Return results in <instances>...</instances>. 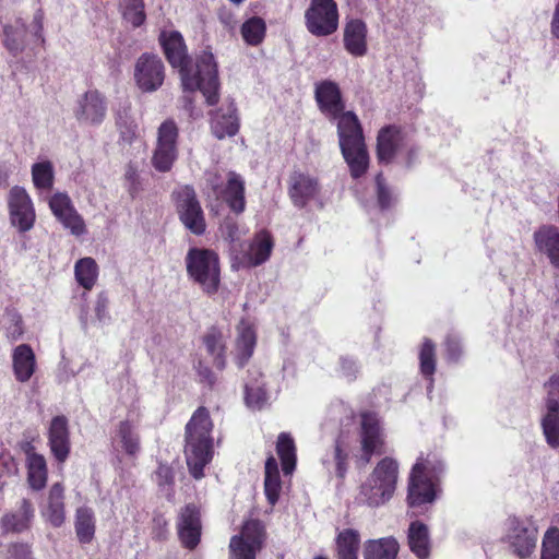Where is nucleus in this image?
<instances>
[{
    "label": "nucleus",
    "mask_w": 559,
    "mask_h": 559,
    "mask_svg": "<svg viewBox=\"0 0 559 559\" xmlns=\"http://www.w3.org/2000/svg\"><path fill=\"white\" fill-rule=\"evenodd\" d=\"M178 536L182 546L194 549L201 539L202 524L199 509L193 504H187L179 514L177 523Z\"/></svg>",
    "instance_id": "nucleus-15"
},
{
    "label": "nucleus",
    "mask_w": 559,
    "mask_h": 559,
    "mask_svg": "<svg viewBox=\"0 0 559 559\" xmlns=\"http://www.w3.org/2000/svg\"><path fill=\"white\" fill-rule=\"evenodd\" d=\"M333 459L336 465V475L340 478H344L347 473V460L348 452L344 442L341 439H336L333 450Z\"/></svg>",
    "instance_id": "nucleus-48"
},
{
    "label": "nucleus",
    "mask_w": 559,
    "mask_h": 559,
    "mask_svg": "<svg viewBox=\"0 0 559 559\" xmlns=\"http://www.w3.org/2000/svg\"><path fill=\"white\" fill-rule=\"evenodd\" d=\"M265 527L259 520L243 523L239 535L231 537L229 559H255L265 540Z\"/></svg>",
    "instance_id": "nucleus-8"
},
{
    "label": "nucleus",
    "mask_w": 559,
    "mask_h": 559,
    "mask_svg": "<svg viewBox=\"0 0 559 559\" xmlns=\"http://www.w3.org/2000/svg\"><path fill=\"white\" fill-rule=\"evenodd\" d=\"M108 305L109 300L105 293H100L97 296L95 312L98 320H104L108 318Z\"/></svg>",
    "instance_id": "nucleus-58"
},
{
    "label": "nucleus",
    "mask_w": 559,
    "mask_h": 559,
    "mask_svg": "<svg viewBox=\"0 0 559 559\" xmlns=\"http://www.w3.org/2000/svg\"><path fill=\"white\" fill-rule=\"evenodd\" d=\"M273 249V239L269 231L261 230L248 246V250L238 260V266H258L269 260Z\"/></svg>",
    "instance_id": "nucleus-18"
},
{
    "label": "nucleus",
    "mask_w": 559,
    "mask_h": 559,
    "mask_svg": "<svg viewBox=\"0 0 559 559\" xmlns=\"http://www.w3.org/2000/svg\"><path fill=\"white\" fill-rule=\"evenodd\" d=\"M171 197L183 226L197 236L203 235L206 222L194 189L191 186H182L176 189Z\"/></svg>",
    "instance_id": "nucleus-6"
},
{
    "label": "nucleus",
    "mask_w": 559,
    "mask_h": 559,
    "mask_svg": "<svg viewBox=\"0 0 559 559\" xmlns=\"http://www.w3.org/2000/svg\"><path fill=\"white\" fill-rule=\"evenodd\" d=\"M121 140H133L140 136L136 123L128 117L120 116L117 120Z\"/></svg>",
    "instance_id": "nucleus-49"
},
{
    "label": "nucleus",
    "mask_w": 559,
    "mask_h": 559,
    "mask_svg": "<svg viewBox=\"0 0 559 559\" xmlns=\"http://www.w3.org/2000/svg\"><path fill=\"white\" fill-rule=\"evenodd\" d=\"M546 406H551V402L559 407V374L552 376L547 383Z\"/></svg>",
    "instance_id": "nucleus-55"
},
{
    "label": "nucleus",
    "mask_w": 559,
    "mask_h": 559,
    "mask_svg": "<svg viewBox=\"0 0 559 559\" xmlns=\"http://www.w3.org/2000/svg\"><path fill=\"white\" fill-rule=\"evenodd\" d=\"M206 352L213 357V364L219 370L226 366V337L221 329L211 326L203 336Z\"/></svg>",
    "instance_id": "nucleus-30"
},
{
    "label": "nucleus",
    "mask_w": 559,
    "mask_h": 559,
    "mask_svg": "<svg viewBox=\"0 0 559 559\" xmlns=\"http://www.w3.org/2000/svg\"><path fill=\"white\" fill-rule=\"evenodd\" d=\"M506 539L513 549L514 554L524 558L530 556L537 540V528L530 520H520L511 516L507 521Z\"/></svg>",
    "instance_id": "nucleus-10"
},
{
    "label": "nucleus",
    "mask_w": 559,
    "mask_h": 559,
    "mask_svg": "<svg viewBox=\"0 0 559 559\" xmlns=\"http://www.w3.org/2000/svg\"><path fill=\"white\" fill-rule=\"evenodd\" d=\"M335 120L340 140H364L361 124L353 111L343 110Z\"/></svg>",
    "instance_id": "nucleus-37"
},
{
    "label": "nucleus",
    "mask_w": 559,
    "mask_h": 559,
    "mask_svg": "<svg viewBox=\"0 0 559 559\" xmlns=\"http://www.w3.org/2000/svg\"><path fill=\"white\" fill-rule=\"evenodd\" d=\"M540 559H559V528L550 527L545 533Z\"/></svg>",
    "instance_id": "nucleus-47"
},
{
    "label": "nucleus",
    "mask_w": 559,
    "mask_h": 559,
    "mask_svg": "<svg viewBox=\"0 0 559 559\" xmlns=\"http://www.w3.org/2000/svg\"><path fill=\"white\" fill-rule=\"evenodd\" d=\"M551 402V406L547 407V414L542 420L543 432L545 435L547 443L554 448L559 447V407Z\"/></svg>",
    "instance_id": "nucleus-40"
},
{
    "label": "nucleus",
    "mask_w": 559,
    "mask_h": 559,
    "mask_svg": "<svg viewBox=\"0 0 559 559\" xmlns=\"http://www.w3.org/2000/svg\"><path fill=\"white\" fill-rule=\"evenodd\" d=\"M40 513L55 527H60L64 523V486L61 483H55L50 487Z\"/></svg>",
    "instance_id": "nucleus-19"
},
{
    "label": "nucleus",
    "mask_w": 559,
    "mask_h": 559,
    "mask_svg": "<svg viewBox=\"0 0 559 559\" xmlns=\"http://www.w3.org/2000/svg\"><path fill=\"white\" fill-rule=\"evenodd\" d=\"M266 25L263 19L253 16L247 20L241 26V36L243 40L251 46L262 43L265 36Z\"/></svg>",
    "instance_id": "nucleus-41"
},
{
    "label": "nucleus",
    "mask_w": 559,
    "mask_h": 559,
    "mask_svg": "<svg viewBox=\"0 0 559 559\" xmlns=\"http://www.w3.org/2000/svg\"><path fill=\"white\" fill-rule=\"evenodd\" d=\"M441 462L432 464L429 460L419 456L412 468L408 484L407 501L411 507L430 503L435 500V487L430 477L431 473L441 472Z\"/></svg>",
    "instance_id": "nucleus-5"
},
{
    "label": "nucleus",
    "mask_w": 559,
    "mask_h": 559,
    "mask_svg": "<svg viewBox=\"0 0 559 559\" xmlns=\"http://www.w3.org/2000/svg\"><path fill=\"white\" fill-rule=\"evenodd\" d=\"M399 477V463L385 456L360 487L359 501L370 507L385 503L394 493Z\"/></svg>",
    "instance_id": "nucleus-4"
},
{
    "label": "nucleus",
    "mask_w": 559,
    "mask_h": 559,
    "mask_svg": "<svg viewBox=\"0 0 559 559\" xmlns=\"http://www.w3.org/2000/svg\"><path fill=\"white\" fill-rule=\"evenodd\" d=\"M314 98L320 111L330 120H335L345 109L338 85L330 80L316 84Z\"/></svg>",
    "instance_id": "nucleus-14"
},
{
    "label": "nucleus",
    "mask_w": 559,
    "mask_h": 559,
    "mask_svg": "<svg viewBox=\"0 0 559 559\" xmlns=\"http://www.w3.org/2000/svg\"><path fill=\"white\" fill-rule=\"evenodd\" d=\"M399 550L400 544L392 536L369 539L364 546V559H396Z\"/></svg>",
    "instance_id": "nucleus-31"
},
{
    "label": "nucleus",
    "mask_w": 559,
    "mask_h": 559,
    "mask_svg": "<svg viewBox=\"0 0 559 559\" xmlns=\"http://www.w3.org/2000/svg\"><path fill=\"white\" fill-rule=\"evenodd\" d=\"M276 452L281 459L285 475H290L296 467V445L293 437L287 432L280 433L276 442Z\"/></svg>",
    "instance_id": "nucleus-36"
},
{
    "label": "nucleus",
    "mask_w": 559,
    "mask_h": 559,
    "mask_svg": "<svg viewBox=\"0 0 559 559\" xmlns=\"http://www.w3.org/2000/svg\"><path fill=\"white\" fill-rule=\"evenodd\" d=\"M534 243L545 254L550 264L559 269V229L552 225H543L534 231Z\"/></svg>",
    "instance_id": "nucleus-21"
},
{
    "label": "nucleus",
    "mask_w": 559,
    "mask_h": 559,
    "mask_svg": "<svg viewBox=\"0 0 559 559\" xmlns=\"http://www.w3.org/2000/svg\"><path fill=\"white\" fill-rule=\"evenodd\" d=\"M189 280L209 295H215L221 286V263L218 254L211 249L191 248L186 255Z\"/></svg>",
    "instance_id": "nucleus-3"
},
{
    "label": "nucleus",
    "mask_w": 559,
    "mask_h": 559,
    "mask_svg": "<svg viewBox=\"0 0 559 559\" xmlns=\"http://www.w3.org/2000/svg\"><path fill=\"white\" fill-rule=\"evenodd\" d=\"M320 191L318 180L302 173H294L290 176L289 197L298 207H305Z\"/></svg>",
    "instance_id": "nucleus-20"
},
{
    "label": "nucleus",
    "mask_w": 559,
    "mask_h": 559,
    "mask_svg": "<svg viewBox=\"0 0 559 559\" xmlns=\"http://www.w3.org/2000/svg\"><path fill=\"white\" fill-rule=\"evenodd\" d=\"M378 202L381 209H388L391 205L392 197L388 188L385 187L384 178L381 174L376 177Z\"/></svg>",
    "instance_id": "nucleus-54"
},
{
    "label": "nucleus",
    "mask_w": 559,
    "mask_h": 559,
    "mask_svg": "<svg viewBox=\"0 0 559 559\" xmlns=\"http://www.w3.org/2000/svg\"><path fill=\"white\" fill-rule=\"evenodd\" d=\"M75 533L82 544H88L94 538L95 519L90 508L81 507L75 514Z\"/></svg>",
    "instance_id": "nucleus-39"
},
{
    "label": "nucleus",
    "mask_w": 559,
    "mask_h": 559,
    "mask_svg": "<svg viewBox=\"0 0 559 559\" xmlns=\"http://www.w3.org/2000/svg\"><path fill=\"white\" fill-rule=\"evenodd\" d=\"M407 543L411 551L419 559H426L430 555V536L426 524L414 521L407 531Z\"/></svg>",
    "instance_id": "nucleus-28"
},
{
    "label": "nucleus",
    "mask_w": 559,
    "mask_h": 559,
    "mask_svg": "<svg viewBox=\"0 0 559 559\" xmlns=\"http://www.w3.org/2000/svg\"><path fill=\"white\" fill-rule=\"evenodd\" d=\"M445 347L448 358L450 360H457L462 353L460 342L456 338L449 336L445 341Z\"/></svg>",
    "instance_id": "nucleus-60"
},
{
    "label": "nucleus",
    "mask_w": 559,
    "mask_h": 559,
    "mask_svg": "<svg viewBox=\"0 0 559 559\" xmlns=\"http://www.w3.org/2000/svg\"><path fill=\"white\" fill-rule=\"evenodd\" d=\"M360 534L354 528L337 531L335 537V552L337 559H358L360 548Z\"/></svg>",
    "instance_id": "nucleus-32"
},
{
    "label": "nucleus",
    "mask_w": 559,
    "mask_h": 559,
    "mask_svg": "<svg viewBox=\"0 0 559 559\" xmlns=\"http://www.w3.org/2000/svg\"><path fill=\"white\" fill-rule=\"evenodd\" d=\"M550 33L551 35L559 39V0L555 5L551 23H550Z\"/></svg>",
    "instance_id": "nucleus-64"
},
{
    "label": "nucleus",
    "mask_w": 559,
    "mask_h": 559,
    "mask_svg": "<svg viewBox=\"0 0 559 559\" xmlns=\"http://www.w3.org/2000/svg\"><path fill=\"white\" fill-rule=\"evenodd\" d=\"M74 275L75 280L83 288L91 290L98 277V265L96 261L90 257L78 260L74 265Z\"/></svg>",
    "instance_id": "nucleus-38"
},
{
    "label": "nucleus",
    "mask_w": 559,
    "mask_h": 559,
    "mask_svg": "<svg viewBox=\"0 0 559 559\" xmlns=\"http://www.w3.org/2000/svg\"><path fill=\"white\" fill-rule=\"evenodd\" d=\"M344 47L354 57L367 53V25L359 19L346 22L344 26Z\"/></svg>",
    "instance_id": "nucleus-22"
},
{
    "label": "nucleus",
    "mask_w": 559,
    "mask_h": 559,
    "mask_svg": "<svg viewBox=\"0 0 559 559\" xmlns=\"http://www.w3.org/2000/svg\"><path fill=\"white\" fill-rule=\"evenodd\" d=\"M282 491V481L278 464L273 455L265 461L264 467V493L271 506H275Z\"/></svg>",
    "instance_id": "nucleus-35"
},
{
    "label": "nucleus",
    "mask_w": 559,
    "mask_h": 559,
    "mask_svg": "<svg viewBox=\"0 0 559 559\" xmlns=\"http://www.w3.org/2000/svg\"><path fill=\"white\" fill-rule=\"evenodd\" d=\"M107 112L106 98L96 90L85 92L74 109L76 119L83 123L98 124Z\"/></svg>",
    "instance_id": "nucleus-16"
},
{
    "label": "nucleus",
    "mask_w": 559,
    "mask_h": 559,
    "mask_svg": "<svg viewBox=\"0 0 559 559\" xmlns=\"http://www.w3.org/2000/svg\"><path fill=\"white\" fill-rule=\"evenodd\" d=\"M124 180H126V185L128 187L129 192L131 194L136 193L139 190L140 180H139V174L132 165L128 166L126 174H124Z\"/></svg>",
    "instance_id": "nucleus-57"
},
{
    "label": "nucleus",
    "mask_w": 559,
    "mask_h": 559,
    "mask_svg": "<svg viewBox=\"0 0 559 559\" xmlns=\"http://www.w3.org/2000/svg\"><path fill=\"white\" fill-rule=\"evenodd\" d=\"M159 40L168 62L179 70L183 90L191 92L200 90L209 105L216 104L219 82L213 53L207 50L202 51L197 58L195 66H192L179 32H162Z\"/></svg>",
    "instance_id": "nucleus-1"
},
{
    "label": "nucleus",
    "mask_w": 559,
    "mask_h": 559,
    "mask_svg": "<svg viewBox=\"0 0 559 559\" xmlns=\"http://www.w3.org/2000/svg\"><path fill=\"white\" fill-rule=\"evenodd\" d=\"M17 471L14 459L10 455L0 456V490L3 488L7 476L15 474Z\"/></svg>",
    "instance_id": "nucleus-52"
},
{
    "label": "nucleus",
    "mask_w": 559,
    "mask_h": 559,
    "mask_svg": "<svg viewBox=\"0 0 559 559\" xmlns=\"http://www.w3.org/2000/svg\"><path fill=\"white\" fill-rule=\"evenodd\" d=\"M48 445L59 463H64L71 451L69 423L66 416H55L48 427Z\"/></svg>",
    "instance_id": "nucleus-17"
},
{
    "label": "nucleus",
    "mask_w": 559,
    "mask_h": 559,
    "mask_svg": "<svg viewBox=\"0 0 559 559\" xmlns=\"http://www.w3.org/2000/svg\"><path fill=\"white\" fill-rule=\"evenodd\" d=\"M178 135V128L173 120H166L158 128L157 140H176Z\"/></svg>",
    "instance_id": "nucleus-56"
},
{
    "label": "nucleus",
    "mask_w": 559,
    "mask_h": 559,
    "mask_svg": "<svg viewBox=\"0 0 559 559\" xmlns=\"http://www.w3.org/2000/svg\"><path fill=\"white\" fill-rule=\"evenodd\" d=\"M237 333L236 362L241 368L248 362L253 354L257 335L253 326L245 319L239 322Z\"/></svg>",
    "instance_id": "nucleus-26"
},
{
    "label": "nucleus",
    "mask_w": 559,
    "mask_h": 559,
    "mask_svg": "<svg viewBox=\"0 0 559 559\" xmlns=\"http://www.w3.org/2000/svg\"><path fill=\"white\" fill-rule=\"evenodd\" d=\"M343 156L349 167L350 175L361 177L369 165V156L365 142H340Z\"/></svg>",
    "instance_id": "nucleus-24"
},
{
    "label": "nucleus",
    "mask_w": 559,
    "mask_h": 559,
    "mask_svg": "<svg viewBox=\"0 0 559 559\" xmlns=\"http://www.w3.org/2000/svg\"><path fill=\"white\" fill-rule=\"evenodd\" d=\"M34 518V509L28 499H23L20 509L15 513H7L1 519L4 532L21 533L29 528Z\"/></svg>",
    "instance_id": "nucleus-29"
},
{
    "label": "nucleus",
    "mask_w": 559,
    "mask_h": 559,
    "mask_svg": "<svg viewBox=\"0 0 559 559\" xmlns=\"http://www.w3.org/2000/svg\"><path fill=\"white\" fill-rule=\"evenodd\" d=\"M212 429L213 423L205 407H199L186 425V461L195 479L204 476V467L213 457Z\"/></svg>",
    "instance_id": "nucleus-2"
},
{
    "label": "nucleus",
    "mask_w": 559,
    "mask_h": 559,
    "mask_svg": "<svg viewBox=\"0 0 559 559\" xmlns=\"http://www.w3.org/2000/svg\"><path fill=\"white\" fill-rule=\"evenodd\" d=\"M341 368H342L343 374L347 378H354L358 370L356 362L353 359H349L347 357H343L341 359Z\"/></svg>",
    "instance_id": "nucleus-62"
},
{
    "label": "nucleus",
    "mask_w": 559,
    "mask_h": 559,
    "mask_svg": "<svg viewBox=\"0 0 559 559\" xmlns=\"http://www.w3.org/2000/svg\"><path fill=\"white\" fill-rule=\"evenodd\" d=\"M134 78L143 92L156 91L164 82L165 68L156 55H142L135 63Z\"/></svg>",
    "instance_id": "nucleus-11"
},
{
    "label": "nucleus",
    "mask_w": 559,
    "mask_h": 559,
    "mask_svg": "<svg viewBox=\"0 0 559 559\" xmlns=\"http://www.w3.org/2000/svg\"><path fill=\"white\" fill-rule=\"evenodd\" d=\"M360 460L368 464L373 454L385 452V436L378 415L373 412H364L360 414Z\"/></svg>",
    "instance_id": "nucleus-9"
},
{
    "label": "nucleus",
    "mask_w": 559,
    "mask_h": 559,
    "mask_svg": "<svg viewBox=\"0 0 559 559\" xmlns=\"http://www.w3.org/2000/svg\"><path fill=\"white\" fill-rule=\"evenodd\" d=\"M167 521L163 516L154 519V533L156 538L165 539L167 533Z\"/></svg>",
    "instance_id": "nucleus-63"
},
{
    "label": "nucleus",
    "mask_w": 559,
    "mask_h": 559,
    "mask_svg": "<svg viewBox=\"0 0 559 559\" xmlns=\"http://www.w3.org/2000/svg\"><path fill=\"white\" fill-rule=\"evenodd\" d=\"M222 197L233 212L240 214L245 211V180L240 175L235 171L228 173L227 185L222 191Z\"/></svg>",
    "instance_id": "nucleus-27"
},
{
    "label": "nucleus",
    "mask_w": 559,
    "mask_h": 559,
    "mask_svg": "<svg viewBox=\"0 0 559 559\" xmlns=\"http://www.w3.org/2000/svg\"><path fill=\"white\" fill-rule=\"evenodd\" d=\"M176 156L175 142H158L152 162L158 171H167L170 169Z\"/></svg>",
    "instance_id": "nucleus-43"
},
{
    "label": "nucleus",
    "mask_w": 559,
    "mask_h": 559,
    "mask_svg": "<svg viewBox=\"0 0 559 559\" xmlns=\"http://www.w3.org/2000/svg\"><path fill=\"white\" fill-rule=\"evenodd\" d=\"M12 365L17 381L26 382L32 378L36 370V357L28 344H21L14 348Z\"/></svg>",
    "instance_id": "nucleus-25"
},
{
    "label": "nucleus",
    "mask_w": 559,
    "mask_h": 559,
    "mask_svg": "<svg viewBox=\"0 0 559 559\" xmlns=\"http://www.w3.org/2000/svg\"><path fill=\"white\" fill-rule=\"evenodd\" d=\"M25 453L27 483L33 490L39 491L47 484L48 468L46 459L43 454L36 453L31 444L26 445Z\"/></svg>",
    "instance_id": "nucleus-23"
},
{
    "label": "nucleus",
    "mask_w": 559,
    "mask_h": 559,
    "mask_svg": "<svg viewBox=\"0 0 559 559\" xmlns=\"http://www.w3.org/2000/svg\"><path fill=\"white\" fill-rule=\"evenodd\" d=\"M117 441L126 454L136 457L141 452L138 425L129 419L120 421L117 428Z\"/></svg>",
    "instance_id": "nucleus-34"
},
{
    "label": "nucleus",
    "mask_w": 559,
    "mask_h": 559,
    "mask_svg": "<svg viewBox=\"0 0 559 559\" xmlns=\"http://www.w3.org/2000/svg\"><path fill=\"white\" fill-rule=\"evenodd\" d=\"M400 142H378L377 152L380 162H390L397 152Z\"/></svg>",
    "instance_id": "nucleus-53"
},
{
    "label": "nucleus",
    "mask_w": 559,
    "mask_h": 559,
    "mask_svg": "<svg viewBox=\"0 0 559 559\" xmlns=\"http://www.w3.org/2000/svg\"><path fill=\"white\" fill-rule=\"evenodd\" d=\"M155 480L159 487H171L174 484V471L167 464H159L155 472Z\"/></svg>",
    "instance_id": "nucleus-51"
},
{
    "label": "nucleus",
    "mask_w": 559,
    "mask_h": 559,
    "mask_svg": "<svg viewBox=\"0 0 559 559\" xmlns=\"http://www.w3.org/2000/svg\"><path fill=\"white\" fill-rule=\"evenodd\" d=\"M264 401L263 394L260 392H253L248 385H246V402L249 406L260 408Z\"/></svg>",
    "instance_id": "nucleus-61"
},
{
    "label": "nucleus",
    "mask_w": 559,
    "mask_h": 559,
    "mask_svg": "<svg viewBox=\"0 0 559 559\" xmlns=\"http://www.w3.org/2000/svg\"><path fill=\"white\" fill-rule=\"evenodd\" d=\"M122 10L123 17L134 27L144 23L145 12L142 0H122Z\"/></svg>",
    "instance_id": "nucleus-45"
},
{
    "label": "nucleus",
    "mask_w": 559,
    "mask_h": 559,
    "mask_svg": "<svg viewBox=\"0 0 559 559\" xmlns=\"http://www.w3.org/2000/svg\"><path fill=\"white\" fill-rule=\"evenodd\" d=\"M33 182L38 189H50L53 183V169L49 162L36 163L32 167Z\"/></svg>",
    "instance_id": "nucleus-44"
},
{
    "label": "nucleus",
    "mask_w": 559,
    "mask_h": 559,
    "mask_svg": "<svg viewBox=\"0 0 559 559\" xmlns=\"http://www.w3.org/2000/svg\"><path fill=\"white\" fill-rule=\"evenodd\" d=\"M408 136L406 130L397 124H389L379 130L377 140H401Z\"/></svg>",
    "instance_id": "nucleus-50"
},
{
    "label": "nucleus",
    "mask_w": 559,
    "mask_h": 559,
    "mask_svg": "<svg viewBox=\"0 0 559 559\" xmlns=\"http://www.w3.org/2000/svg\"><path fill=\"white\" fill-rule=\"evenodd\" d=\"M9 209L11 222L20 231L29 230L35 222V211L27 192L20 187H14L9 195Z\"/></svg>",
    "instance_id": "nucleus-13"
},
{
    "label": "nucleus",
    "mask_w": 559,
    "mask_h": 559,
    "mask_svg": "<svg viewBox=\"0 0 559 559\" xmlns=\"http://www.w3.org/2000/svg\"><path fill=\"white\" fill-rule=\"evenodd\" d=\"M3 45L13 56H17L25 47L26 27L22 24L19 27L5 25L3 27Z\"/></svg>",
    "instance_id": "nucleus-42"
},
{
    "label": "nucleus",
    "mask_w": 559,
    "mask_h": 559,
    "mask_svg": "<svg viewBox=\"0 0 559 559\" xmlns=\"http://www.w3.org/2000/svg\"><path fill=\"white\" fill-rule=\"evenodd\" d=\"M9 551L13 559H32L31 548L27 544H14Z\"/></svg>",
    "instance_id": "nucleus-59"
},
{
    "label": "nucleus",
    "mask_w": 559,
    "mask_h": 559,
    "mask_svg": "<svg viewBox=\"0 0 559 559\" xmlns=\"http://www.w3.org/2000/svg\"><path fill=\"white\" fill-rule=\"evenodd\" d=\"M212 131L213 134L222 140L226 136H234L238 129L239 122L238 117L236 116V108L234 104H229L226 111H217L212 118Z\"/></svg>",
    "instance_id": "nucleus-33"
},
{
    "label": "nucleus",
    "mask_w": 559,
    "mask_h": 559,
    "mask_svg": "<svg viewBox=\"0 0 559 559\" xmlns=\"http://www.w3.org/2000/svg\"><path fill=\"white\" fill-rule=\"evenodd\" d=\"M49 207L62 226L69 229L72 235L82 236L86 233L85 222L67 193H55L49 200Z\"/></svg>",
    "instance_id": "nucleus-12"
},
{
    "label": "nucleus",
    "mask_w": 559,
    "mask_h": 559,
    "mask_svg": "<svg viewBox=\"0 0 559 559\" xmlns=\"http://www.w3.org/2000/svg\"><path fill=\"white\" fill-rule=\"evenodd\" d=\"M308 32L318 37H325L338 27V9L334 0H311L305 12Z\"/></svg>",
    "instance_id": "nucleus-7"
},
{
    "label": "nucleus",
    "mask_w": 559,
    "mask_h": 559,
    "mask_svg": "<svg viewBox=\"0 0 559 559\" xmlns=\"http://www.w3.org/2000/svg\"><path fill=\"white\" fill-rule=\"evenodd\" d=\"M420 371L426 377H432L436 371V353L431 340L426 338L423 343L420 353Z\"/></svg>",
    "instance_id": "nucleus-46"
}]
</instances>
